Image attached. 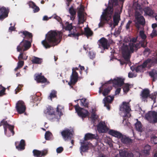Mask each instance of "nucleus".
Segmentation results:
<instances>
[{
  "label": "nucleus",
  "mask_w": 157,
  "mask_h": 157,
  "mask_svg": "<svg viewBox=\"0 0 157 157\" xmlns=\"http://www.w3.org/2000/svg\"><path fill=\"white\" fill-rule=\"evenodd\" d=\"M151 149V147L150 145L148 144L146 145L144 148V153L147 154H148Z\"/></svg>",
  "instance_id": "nucleus-45"
},
{
  "label": "nucleus",
  "mask_w": 157,
  "mask_h": 157,
  "mask_svg": "<svg viewBox=\"0 0 157 157\" xmlns=\"http://www.w3.org/2000/svg\"><path fill=\"white\" fill-rule=\"evenodd\" d=\"M31 61L33 64H41L43 60L42 58L33 56L32 57Z\"/></svg>",
  "instance_id": "nucleus-33"
},
{
  "label": "nucleus",
  "mask_w": 157,
  "mask_h": 157,
  "mask_svg": "<svg viewBox=\"0 0 157 157\" xmlns=\"http://www.w3.org/2000/svg\"><path fill=\"white\" fill-rule=\"evenodd\" d=\"M132 21L130 20L128 21V23H127L126 26L125 28L127 30H128L130 29V25L132 23Z\"/></svg>",
  "instance_id": "nucleus-56"
},
{
  "label": "nucleus",
  "mask_w": 157,
  "mask_h": 157,
  "mask_svg": "<svg viewBox=\"0 0 157 157\" xmlns=\"http://www.w3.org/2000/svg\"><path fill=\"white\" fill-rule=\"evenodd\" d=\"M150 91L147 88H145L143 89L140 94L141 98L145 102H147V99L150 96Z\"/></svg>",
  "instance_id": "nucleus-16"
},
{
  "label": "nucleus",
  "mask_w": 157,
  "mask_h": 157,
  "mask_svg": "<svg viewBox=\"0 0 157 157\" xmlns=\"http://www.w3.org/2000/svg\"><path fill=\"white\" fill-rule=\"evenodd\" d=\"M89 54L90 58V59H93L95 58V54L94 53V52H89Z\"/></svg>",
  "instance_id": "nucleus-59"
},
{
  "label": "nucleus",
  "mask_w": 157,
  "mask_h": 157,
  "mask_svg": "<svg viewBox=\"0 0 157 157\" xmlns=\"http://www.w3.org/2000/svg\"><path fill=\"white\" fill-rule=\"evenodd\" d=\"M107 126L105 122H100L97 126V130L99 132H104L106 131Z\"/></svg>",
  "instance_id": "nucleus-20"
},
{
  "label": "nucleus",
  "mask_w": 157,
  "mask_h": 157,
  "mask_svg": "<svg viewBox=\"0 0 157 157\" xmlns=\"http://www.w3.org/2000/svg\"><path fill=\"white\" fill-rule=\"evenodd\" d=\"M84 34L87 37L92 36L93 34V32L89 28H84Z\"/></svg>",
  "instance_id": "nucleus-36"
},
{
  "label": "nucleus",
  "mask_w": 157,
  "mask_h": 157,
  "mask_svg": "<svg viewBox=\"0 0 157 157\" xmlns=\"http://www.w3.org/2000/svg\"><path fill=\"white\" fill-rule=\"evenodd\" d=\"M76 112L78 115L82 118H86L89 116V113L87 110L83 108L79 107L78 103L74 106Z\"/></svg>",
  "instance_id": "nucleus-6"
},
{
  "label": "nucleus",
  "mask_w": 157,
  "mask_h": 157,
  "mask_svg": "<svg viewBox=\"0 0 157 157\" xmlns=\"http://www.w3.org/2000/svg\"><path fill=\"white\" fill-rule=\"evenodd\" d=\"M89 147L87 145H82L80 149L81 150V153L82 154V152H86L88 150Z\"/></svg>",
  "instance_id": "nucleus-44"
},
{
  "label": "nucleus",
  "mask_w": 157,
  "mask_h": 157,
  "mask_svg": "<svg viewBox=\"0 0 157 157\" xmlns=\"http://www.w3.org/2000/svg\"><path fill=\"white\" fill-rule=\"evenodd\" d=\"M98 138L97 134H93L91 133H87L85 135L84 139L85 141L90 140L97 139Z\"/></svg>",
  "instance_id": "nucleus-24"
},
{
  "label": "nucleus",
  "mask_w": 157,
  "mask_h": 157,
  "mask_svg": "<svg viewBox=\"0 0 157 157\" xmlns=\"http://www.w3.org/2000/svg\"><path fill=\"white\" fill-rule=\"evenodd\" d=\"M1 123L2 124V125H3V126H6L8 127V129L12 133V135L13 136L14 135L15 132L13 130L14 128V126L8 124L7 121H6L4 119L2 121Z\"/></svg>",
  "instance_id": "nucleus-22"
},
{
  "label": "nucleus",
  "mask_w": 157,
  "mask_h": 157,
  "mask_svg": "<svg viewBox=\"0 0 157 157\" xmlns=\"http://www.w3.org/2000/svg\"><path fill=\"white\" fill-rule=\"evenodd\" d=\"M31 42L23 39L17 48V51L20 52L23 51V52L28 50L31 47Z\"/></svg>",
  "instance_id": "nucleus-4"
},
{
  "label": "nucleus",
  "mask_w": 157,
  "mask_h": 157,
  "mask_svg": "<svg viewBox=\"0 0 157 157\" xmlns=\"http://www.w3.org/2000/svg\"><path fill=\"white\" fill-rule=\"evenodd\" d=\"M98 117L95 114V113L94 112L92 113L90 118L92 119V121H94L98 119Z\"/></svg>",
  "instance_id": "nucleus-51"
},
{
  "label": "nucleus",
  "mask_w": 157,
  "mask_h": 157,
  "mask_svg": "<svg viewBox=\"0 0 157 157\" xmlns=\"http://www.w3.org/2000/svg\"><path fill=\"white\" fill-rule=\"evenodd\" d=\"M81 105L82 106H84L86 108L88 107L89 102L86 98H83L80 99Z\"/></svg>",
  "instance_id": "nucleus-35"
},
{
  "label": "nucleus",
  "mask_w": 157,
  "mask_h": 157,
  "mask_svg": "<svg viewBox=\"0 0 157 157\" xmlns=\"http://www.w3.org/2000/svg\"><path fill=\"white\" fill-rule=\"evenodd\" d=\"M143 11L144 13V16H148L151 17H153L154 12L153 10L149 6H146L144 8Z\"/></svg>",
  "instance_id": "nucleus-19"
},
{
  "label": "nucleus",
  "mask_w": 157,
  "mask_h": 157,
  "mask_svg": "<svg viewBox=\"0 0 157 157\" xmlns=\"http://www.w3.org/2000/svg\"><path fill=\"white\" fill-rule=\"evenodd\" d=\"M149 75L152 78V81L155 82L157 79V72L155 71H152L149 73Z\"/></svg>",
  "instance_id": "nucleus-34"
},
{
  "label": "nucleus",
  "mask_w": 157,
  "mask_h": 157,
  "mask_svg": "<svg viewBox=\"0 0 157 157\" xmlns=\"http://www.w3.org/2000/svg\"><path fill=\"white\" fill-rule=\"evenodd\" d=\"M63 150V148L62 147H59L56 149V152L58 153H61Z\"/></svg>",
  "instance_id": "nucleus-60"
},
{
  "label": "nucleus",
  "mask_w": 157,
  "mask_h": 157,
  "mask_svg": "<svg viewBox=\"0 0 157 157\" xmlns=\"http://www.w3.org/2000/svg\"><path fill=\"white\" fill-rule=\"evenodd\" d=\"M33 152L34 156L36 157H41L47 154L46 151H41L36 149L33 150Z\"/></svg>",
  "instance_id": "nucleus-23"
},
{
  "label": "nucleus",
  "mask_w": 157,
  "mask_h": 157,
  "mask_svg": "<svg viewBox=\"0 0 157 157\" xmlns=\"http://www.w3.org/2000/svg\"><path fill=\"white\" fill-rule=\"evenodd\" d=\"M148 98H151L152 100H153L154 102L155 101V99L156 98V96L154 94H150V96L148 97Z\"/></svg>",
  "instance_id": "nucleus-63"
},
{
  "label": "nucleus",
  "mask_w": 157,
  "mask_h": 157,
  "mask_svg": "<svg viewBox=\"0 0 157 157\" xmlns=\"http://www.w3.org/2000/svg\"><path fill=\"white\" fill-rule=\"evenodd\" d=\"M133 7L135 9L139 10L141 11L142 10V8L140 4H139L138 2H136L133 3Z\"/></svg>",
  "instance_id": "nucleus-43"
},
{
  "label": "nucleus",
  "mask_w": 157,
  "mask_h": 157,
  "mask_svg": "<svg viewBox=\"0 0 157 157\" xmlns=\"http://www.w3.org/2000/svg\"><path fill=\"white\" fill-rule=\"evenodd\" d=\"M28 4L30 8H31L33 9V12L34 13H36L40 10V8L37 6L36 4L33 2L30 1Z\"/></svg>",
  "instance_id": "nucleus-30"
},
{
  "label": "nucleus",
  "mask_w": 157,
  "mask_h": 157,
  "mask_svg": "<svg viewBox=\"0 0 157 157\" xmlns=\"http://www.w3.org/2000/svg\"><path fill=\"white\" fill-rule=\"evenodd\" d=\"M25 140H24L22 139L20 141L18 145H17L16 144V147L18 151H21L25 149Z\"/></svg>",
  "instance_id": "nucleus-27"
},
{
  "label": "nucleus",
  "mask_w": 157,
  "mask_h": 157,
  "mask_svg": "<svg viewBox=\"0 0 157 157\" xmlns=\"http://www.w3.org/2000/svg\"><path fill=\"white\" fill-rule=\"evenodd\" d=\"M16 109L19 114L24 113L26 109L24 102L22 101H19L16 104Z\"/></svg>",
  "instance_id": "nucleus-10"
},
{
  "label": "nucleus",
  "mask_w": 157,
  "mask_h": 157,
  "mask_svg": "<svg viewBox=\"0 0 157 157\" xmlns=\"http://www.w3.org/2000/svg\"><path fill=\"white\" fill-rule=\"evenodd\" d=\"M139 35L140 37L143 40L142 41L140 42L141 44V47L145 48L146 45L144 44L145 42V39L147 37L146 35L144 34V32L143 31H140L139 32Z\"/></svg>",
  "instance_id": "nucleus-25"
},
{
  "label": "nucleus",
  "mask_w": 157,
  "mask_h": 157,
  "mask_svg": "<svg viewBox=\"0 0 157 157\" xmlns=\"http://www.w3.org/2000/svg\"><path fill=\"white\" fill-rule=\"evenodd\" d=\"M77 9H78V12H79V11L82 13H83L84 11V7L83 5L81 4L79 7H78Z\"/></svg>",
  "instance_id": "nucleus-58"
},
{
  "label": "nucleus",
  "mask_w": 157,
  "mask_h": 157,
  "mask_svg": "<svg viewBox=\"0 0 157 157\" xmlns=\"http://www.w3.org/2000/svg\"><path fill=\"white\" fill-rule=\"evenodd\" d=\"M120 110L124 112L126 114L128 113L131 110L129 102H123L122 104L120 106Z\"/></svg>",
  "instance_id": "nucleus-15"
},
{
  "label": "nucleus",
  "mask_w": 157,
  "mask_h": 157,
  "mask_svg": "<svg viewBox=\"0 0 157 157\" xmlns=\"http://www.w3.org/2000/svg\"><path fill=\"white\" fill-rule=\"evenodd\" d=\"M24 64V62L23 61L19 60L17 63V67L20 69L21 68Z\"/></svg>",
  "instance_id": "nucleus-54"
},
{
  "label": "nucleus",
  "mask_w": 157,
  "mask_h": 157,
  "mask_svg": "<svg viewBox=\"0 0 157 157\" xmlns=\"http://www.w3.org/2000/svg\"><path fill=\"white\" fill-rule=\"evenodd\" d=\"M143 70L144 69L140 65L137 66L135 68H134V70H132V71L135 70L136 72H143Z\"/></svg>",
  "instance_id": "nucleus-49"
},
{
  "label": "nucleus",
  "mask_w": 157,
  "mask_h": 157,
  "mask_svg": "<svg viewBox=\"0 0 157 157\" xmlns=\"http://www.w3.org/2000/svg\"><path fill=\"white\" fill-rule=\"evenodd\" d=\"M120 155L121 157H133V154L131 152H128L125 151H121L119 152Z\"/></svg>",
  "instance_id": "nucleus-32"
},
{
  "label": "nucleus",
  "mask_w": 157,
  "mask_h": 157,
  "mask_svg": "<svg viewBox=\"0 0 157 157\" xmlns=\"http://www.w3.org/2000/svg\"><path fill=\"white\" fill-rule=\"evenodd\" d=\"M44 114L48 115L47 117L49 120H52L53 118H57L58 117L56 116L55 114V110L51 106H48L44 111Z\"/></svg>",
  "instance_id": "nucleus-7"
},
{
  "label": "nucleus",
  "mask_w": 157,
  "mask_h": 157,
  "mask_svg": "<svg viewBox=\"0 0 157 157\" xmlns=\"http://www.w3.org/2000/svg\"><path fill=\"white\" fill-rule=\"evenodd\" d=\"M157 35V31L156 30L153 29L152 33L151 34L150 36L151 38H153Z\"/></svg>",
  "instance_id": "nucleus-55"
},
{
  "label": "nucleus",
  "mask_w": 157,
  "mask_h": 157,
  "mask_svg": "<svg viewBox=\"0 0 157 157\" xmlns=\"http://www.w3.org/2000/svg\"><path fill=\"white\" fill-rule=\"evenodd\" d=\"M52 135L51 132L49 131H47L45 134V138L46 140H49L51 139V136Z\"/></svg>",
  "instance_id": "nucleus-47"
},
{
  "label": "nucleus",
  "mask_w": 157,
  "mask_h": 157,
  "mask_svg": "<svg viewBox=\"0 0 157 157\" xmlns=\"http://www.w3.org/2000/svg\"><path fill=\"white\" fill-rule=\"evenodd\" d=\"M151 141L152 144H157V137L154 136L151 138Z\"/></svg>",
  "instance_id": "nucleus-53"
},
{
  "label": "nucleus",
  "mask_w": 157,
  "mask_h": 157,
  "mask_svg": "<svg viewBox=\"0 0 157 157\" xmlns=\"http://www.w3.org/2000/svg\"><path fill=\"white\" fill-rule=\"evenodd\" d=\"M78 25H79L81 24H83L85 21L83 13L81 12L80 11L78 12Z\"/></svg>",
  "instance_id": "nucleus-31"
},
{
  "label": "nucleus",
  "mask_w": 157,
  "mask_h": 157,
  "mask_svg": "<svg viewBox=\"0 0 157 157\" xmlns=\"http://www.w3.org/2000/svg\"><path fill=\"white\" fill-rule=\"evenodd\" d=\"M112 5H109L108 6H110L112 7L113 9V6H117L118 4V0H112L111 1Z\"/></svg>",
  "instance_id": "nucleus-50"
},
{
  "label": "nucleus",
  "mask_w": 157,
  "mask_h": 157,
  "mask_svg": "<svg viewBox=\"0 0 157 157\" xmlns=\"http://www.w3.org/2000/svg\"><path fill=\"white\" fill-rule=\"evenodd\" d=\"M150 50L148 48H147L145 49L144 51L143 52V54L144 55H146L148 53V54L150 52Z\"/></svg>",
  "instance_id": "nucleus-64"
},
{
  "label": "nucleus",
  "mask_w": 157,
  "mask_h": 157,
  "mask_svg": "<svg viewBox=\"0 0 157 157\" xmlns=\"http://www.w3.org/2000/svg\"><path fill=\"white\" fill-rule=\"evenodd\" d=\"M56 92L53 90L50 93L49 97L52 100V98H55L56 97Z\"/></svg>",
  "instance_id": "nucleus-52"
},
{
  "label": "nucleus",
  "mask_w": 157,
  "mask_h": 157,
  "mask_svg": "<svg viewBox=\"0 0 157 157\" xmlns=\"http://www.w3.org/2000/svg\"><path fill=\"white\" fill-rule=\"evenodd\" d=\"M121 139V142L123 144H130L132 143V140L131 139L123 135Z\"/></svg>",
  "instance_id": "nucleus-29"
},
{
  "label": "nucleus",
  "mask_w": 157,
  "mask_h": 157,
  "mask_svg": "<svg viewBox=\"0 0 157 157\" xmlns=\"http://www.w3.org/2000/svg\"><path fill=\"white\" fill-rule=\"evenodd\" d=\"M135 127L136 130L139 132H141L142 128L141 122L137 120V122L135 124Z\"/></svg>",
  "instance_id": "nucleus-37"
},
{
  "label": "nucleus",
  "mask_w": 157,
  "mask_h": 157,
  "mask_svg": "<svg viewBox=\"0 0 157 157\" xmlns=\"http://www.w3.org/2000/svg\"><path fill=\"white\" fill-rule=\"evenodd\" d=\"M2 89L0 91V96H2L5 94V92L6 90V88L2 86Z\"/></svg>",
  "instance_id": "nucleus-62"
},
{
  "label": "nucleus",
  "mask_w": 157,
  "mask_h": 157,
  "mask_svg": "<svg viewBox=\"0 0 157 157\" xmlns=\"http://www.w3.org/2000/svg\"><path fill=\"white\" fill-rule=\"evenodd\" d=\"M121 12H116L115 13L113 17V27H115L116 26L118 25V23L121 20Z\"/></svg>",
  "instance_id": "nucleus-18"
},
{
  "label": "nucleus",
  "mask_w": 157,
  "mask_h": 157,
  "mask_svg": "<svg viewBox=\"0 0 157 157\" xmlns=\"http://www.w3.org/2000/svg\"><path fill=\"white\" fill-rule=\"evenodd\" d=\"M151 61V59H148L146 60H145L142 64L140 65L141 67H142L143 69L145 68L147 65L148 63H150Z\"/></svg>",
  "instance_id": "nucleus-41"
},
{
  "label": "nucleus",
  "mask_w": 157,
  "mask_h": 157,
  "mask_svg": "<svg viewBox=\"0 0 157 157\" xmlns=\"http://www.w3.org/2000/svg\"><path fill=\"white\" fill-rule=\"evenodd\" d=\"M141 46L140 43L135 44L130 43L128 45H125L123 47L122 51L123 57L128 62L130 61L131 54L134 52H136Z\"/></svg>",
  "instance_id": "nucleus-2"
},
{
  "label": "nucleus",
  "mask_w": 157,
  "mask_h": 157,
  "mask_svg": "<svg viewBox=\"0 0 157 157\" xmlns=\"http://www.w3.org/2000/svg\"><path fill=\"white\" fill-rule=\"evenodd\" d=\"M130 85L128 84H125L123 87V89L124 93H127L129 90Z\"/></svg>",
  "instance_id": "nucleus-48"
},
{
  "label": "nucleus",
  "mask_w": 157,
  "mask_h": 157,
  "mask_svg": "<svg viewBox=\"0 0 157 157\" xmlns=\"http://www.w3.org/2000/svg\"><path fill=\"white\" fill-rule=\"evenodd\" d=\"M20 33H22L23 35L24 36L23 39H25V38L27 39L28 40H27L32 42L33 35L31 33L27 31H21Z\"/></svg>",
  "instance_id": "nucleus-21"
},
{
  "label": "nucleus",
  "mask_w": 157,
  "mask_h": 157,
  "mask_svg": "<svg viewBox=\"0 0 157 157\" xmlns=\"http://www.w3.org/2000/svg\"><path fill=\"white\" fill-rule=\"evenodd\" d=\"M9 12V9L3 6L0 8V20L3 21L8 17Z\"/></svg>",
  "instance_id": "nucleus-12"
},
{
  "label": "nucleus",
  "mask_w": 157,
  "mask_h": 157,
  "mask_svg": "<svg viewBox=\"0 0 157 157\" xmlns=\"http://www.w3.org/2000/svg\"><path fill=\"white\" fill-rule=\"evenodd\" d=\"M66 26L65 28V30L71 31L72 29H74V28L75 29V27L72 26L71 23L69 24L68 22H67L66 23Z\"/></svg>",
  "instance_id": "nucleus-42"
},
{
  "label": "nucleus",
  "mask_w": 157,
  "mask_h": 157,
  "mask_svg": "<svg viewBox=\"0 0 157 157\" xmlns=\"http://www.w3.org/2000/svg\"><path fill=\"white\" fill-rule=\"evenodd\" d=\"M56 111L58 113V114L59 117L62 116L63 115V113L62 112V111L61 109H59V106L57 107Z\"/></svg>",
  "instance_id": "nucleus-57"
},
{
  "label": "nucleus",
  "mask_w": 157,
  "mask_h": 157,
  "mask_svg": "<svg viewBox=\"0 0 157 157\" xmlns=\"http://www.w3.org/2000/svg\"><path fill=\"white\" fill-rule=\"evenodd\" d=\"M99 48H102L104 50L108 49L110 47V44L109 41L105 38L102 37L98 41Z\"/></svg>",
  "instance_id": "nucleus-9"
},
{
  "label": "nucleus",
  "mask_w": 157,
  "mask_h": 157,
  "mask_svg": "<svg viewBox=\"0 0 157 157\" xmlns=\"http://www.w3.org/2000/svg\"><path fill=\"white\" fill-rule=\"evenodd\" d=\"M136 20L135 26L137 30H139L144 27L146 23L145 20L143 16L137 17Z\"/></svg>",
  "instance_id": "nucleus-8"
},
{
  "label": "nucleus",
  "mask_w": 157,
  "mask_h": 157,
  "mask_svg": "<svg viewBox=\"0 0 157 157\" xmlns=\"http://www.w3.org/2000/svg\"><path fill=\"white\" fill-rule=\"evenodd\" d=\"M69 12L71 16L73 17V19H75V15L76 13V10L74 9L73 6H72L69 9Z\"/></svg>",
  "instance_id": "nucleus-38"
},
{
  "label": "nucleus",
  "mask_w": 157,
  "mask_h": 157,
  "mask_svg": "<svg viewBox=\"0 0 157 157\" xmlns=\"http://www.w3.org/2000/svg\"><path fill=\"white\" fill-rule=\"evenodd\" d=\"M113 97L109 95L105 97L103 99V101H104V106L106 107L109 110L110 109V106L109 104L111 103L113 101Z\"/></svg>",
  "instance_id": "nucleus-17"
},
{
  "label": "nucleus",
  "mask_w": 157,
  "mask_h": 157,
  "mask_svg": "<svg viewBox=\"0 0 157 157\" xmlns=\"http://www.w3.org/2000/svg\"><path fill=\"white\" fill-rule=\"evenodd\" d=\"M62 34L61 31L51 30L46 35V38L42 41V44L46 48L54 46L58 44V40L61 39Z\"/></svg>",
  "instance_id": "nucleus-1"
},
{
  "label": "nucleus",
  "mask_w": 157,
  "mask_h": 157,
  "mask_svg": "<svg viewBox=\"0 0 157 157\" xmlns=\"http://www.w3.org/2000/svg\"><path fill=\"white\" fill-rule=\"evenodd\" d=\"M143 16L141 15L140 13L139 12L136 11L135 13V19L137 18V17H139L140 16Z\"/></svg>",
  "instance_id": "nucleus-61"
},
{
  "label": "nucleus",
  "mask_w": 157,
  "mask_h": 157,
  "mask_svg": "<svg viewBox=\"0 0 157 157\" xmlns=\"http://www.w3.org/2000/svg\"><path fill=\"white\" fill-rule=\"evenodd\" d=\"M79 78L78 73L76 71H72V73L70 76V82H68L69 85L71 86L75 85L78 81Z\"/></svg>",
  "instance_id": "nucleus-14"
},
{
  "label": "nucleus",
  "mask_w": 157,
  "mask_h": 157,
  "mask_svg": "<svg viewBox=\"0 0 157 157\" xmlns=\"http://www.w3.org/2000/svg\"><path fill=\"white\" fill-rule=\"evenodd\" d=\"M41 74H38L36 76L35 79L38 83H44L46 82L47 79L44 76H41Z\"/></svg>",
  "instance_id": "nucleus-26"
},
{
  "label": "nucleus",
  "mask_w": 157,
  "mask_h": 157,
  "mask_svg": "<svg viewBox=\"0 0 157 157\" xmlns=\"http://www.w3.org/2000/svg\"><path fill=\"white\" fill-rule=\"evenodd\" d=\"M144 117L150 123H157V112L155 111H149L144 115Z\"/></svg>",
  "instance_id": "nucleus-5"
},
{
  "label": "nucleus",
  "mask_w": 157,
  "mask_h": 157,
  "mask_svg": "<svg viewBox=\"0 0 157 157\" xmlns=\"http://www.w3.org/2000/svg\"><path fill=\"white\" fill-rule=\"evenodd\" d=\"M76 31V30L75 29V31H74L72 33H71V34H69L68 35V36L70 37H77V39H78V37L81 35V34L79 33H76L75 32Z\"/></svg>",
  "instance_id": "nucleus-46"
},
{
  "label": "nucleus",
  "mask_w": 157,
  "mask_h": 157,
  "mask_svg": "<svg viewBox=\"0 0 157 157\" xmlns=\"http://www.w3.org/2000/svg\"><path fill=\"white\" fill-rule=\"evenodd\" d=\"M28 58V56H26V54L24 52L21 53L18 57L19 60L21 59L26 60Z\"/></svg>",
  "instance_id": "nucleus-40"
},
{
  "label": "nucleus",
  "mask_w": 157,
  "mask_h": 157,
  "mask_svg": "<svg viewBox=\"0 0 157 157\" xmlns=\"http://www.w3.org/2000/svg\"><path fill=\"white\" fill-rule=\"evenodd\" d=\"M61 134L65 141L68 140L69 139H71L72 136L71 132L68 129L63 130L61 132Z\"/></svg>",
  "instance_id": "nucleus-13"
},
{
  "label": "nucleus",
  "mask_w": 157,
  "mask_h": 157,
  "mask_svg": "<svg viewBox=\"0 0 157 157\" xmlns=\"http://www.w3.org/2000/svg\"><path fill=\"white\" fill-rule=\"evenodd\" d=\"M112 88L111 86H109L106 88H105L102 93L103 95L105 96L108 95L110 90L112 89Z\"/></svg>",
  "instance_id": "nucleus-39"
},
{
  "label": "nucleus",
  "mask_w": 157,
  "mask_h": 157,
  "mask_svg": "<svg viewBox=\"0 0 157 157\" xmlns=\"http://www.w3.org/2000/svg\"><path fill=\"white\" fill-rule=\"evenodd\" d=\"M109 133L110 135L119 139H121L122 136V134L120 132L112 129L109 130Z\"/></svg>",
  "instance_id": "nucleus-28"
},
{
  "label": "nucleus",
  "mask_w": 157,
  "mask_h": 157,
  "mask_svg": "<svg viewBox=\"0 0 157 157\" xmlns=\"http://www.w3.org/2000/svg\"><path fill=\"white\" fill-rule=\"evenodd\" d=\"M124 79L120 78H117V79L114 78L113 80L111 79L110 80L107 82L106 83L109 84L112 83L113 85L121 87L124 84Z\"/></svg>",
  "instance_id": "nucleus-11"
},
{
  "label": "nucleus",
  "mask_w": 157,
  "mask_h": 157,
  "mask_svg": "<svg viewBox=\"0 0 157 157\" xmlns=\"http://www.w3.org/2000/svg\"><path fill=\"white\" fill-rule=\"evenodd\" d=\"M113 9L110 6L107 7L101 16V22L99 23V27H102L105 23L108 22L112 18Z\"/></svg>",
  "instance_id": "nucleus-3"
}]
</instances>
